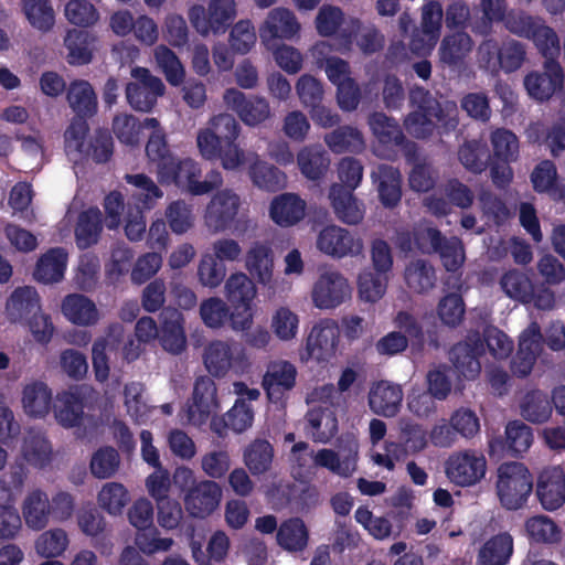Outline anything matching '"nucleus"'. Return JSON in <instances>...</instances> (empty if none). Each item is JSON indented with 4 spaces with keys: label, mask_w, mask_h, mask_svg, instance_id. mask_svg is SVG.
<instances>
[{
    "label": "nucleus",
    "mask_w": 565,
    "mask_h": 565,
    "mask_svg": "<svg viewBox=\"0 0 565 565\" xmlns=\"http://www.w3.org/2000/svg\"><path fill=\"white\" fill-rule=\"evenodd\" d=\"M62 312L67 320L77 326H92L99 319L95 303L79 294H72L64 298Z\"/></svg>",
    "instance_id": "39"
},
{
    "label": "nucleus",
    "mask_w": 565,
    "mask_h": 565,
    "mask_svg": "<svg viewBox=\"0 0 565 565\" xmlns=\"http://www.w3.org/2000/svg\"><path fill=\"white\" fill-rule=\"evenodd\" d=\"M492 154H490V175L498 188H505L513 179L511 163L520 156L518 136L507 128H497L490 135Z\"/></svg>",
    "instance_id": "3"
},
{
    "label": "nucleus",
    "mask_w": 565,
    "mask_h": 565,
    "mask_svg": "<svg viewBox=\"0 0 565 565\" xmlns=\"http://www.w3.org/2000/svg\"><path fill=\"white\" fill-rule=\"evenodd\" d=\"M300 172L309 180L322 179L329 170L330 157L320 145L303 147L297 154Z\"/></svg>",
    "instance_id": "37"
},
{
    "label": "nucleus",
    "mask_w": 565,
    "mask_h": 565,
    "mask_svg": "<svg viewBox=\"0 0 565 565\" xmlns=\"http://www.w3.org/2000/svg\"><path fill=\"white\" fill-rule=\"evenodd\" d=\"M124 329L119 323L110 324L107 334L97 339L92 348V361L95 377L98 382H105L109 376L107 348H114L122 338Z\"/></svg>",
    "instance_id": "36"
},
{
    "label": "nucleus",
    "mask_w": 565,
    "mask_h": 565,
    "mask_svg": "<svg viewBox=\"0 0 565 565\" xmlns=\"http://www.w3.org/2000/svg\"><path fill=\"white\" fill-rule=\"evenodd\" d=\"M372 180L376 186L380 202L383 206L393 209L402 199V174L390 164H380L372 171Z\"/></svg>",
    "instance_id": "26"
},
{
    "label": "nucleus",
    "mask_w": 565,
    "mask_h": 565,
    "mask_svg": "<svg viewBox=\"0 0 565 565\" xmlns=\"http://www.w3.org/2000/svg\"><path fill=\"white\" fill-rule=\"evenodd\" d=\"M200 316L203 323L211 329H218L227 321L232 322V311L228 306L217 297H211L202 301Z\"/></svg>",
    "instance_id": "63"
},
{
    "label": "nucleus",
    "mask_w": 565,
    "mask_h": 565,
    "mask_svg": "<svg viewBox=\"0 0 565 565\" xmlns=\"http://www.w3.org/2000/svg\"><path fill=\"white\" fill-rule=\"evenodd\" d=\"M22 455L29 465L44 468L51 462L52 447L44 434L31 429L23 440Z\"/></svg>",
    "instance_id": "50"
},
{
    "label": "nucleus",
    "mask_w": 565,
    "mask_h": 565,
    "mask_svg": "<svg viewBox=\"0 0 565 565\" xmlns=\"http://www.w3.org/2000/svg\"><path fill=\"white\" fill-rule=\"evenodd\" d=\"M306 214V202L295 193H281L270 203L269 216L281 227L299 223Z\"/></svg>",
    "instance_id": "28"
},
{
    "label": "nucleus",
    "mask_w": 565,
    "mask_h": 565,
    "mask_svg": "<svg viewBox=\"0 0 565 565\" xmlns=\"http://www.w3.org/2000/svg\"><path fill=\"white\" fill-rule=\"evenodd\" d=\"M65 17L74 25L90 28L98 22L99 12L87 0H70L65 4Z\"/></svg>",
    "instance_id": "64"
},
{
    "label": "nucleus",
    "mask_w": 565,
    "mask_h": 565,
    "mask_svg": "<svg viewBox=\"0 0 565 565\" xmlns=\"http://www.w3.org/2000/svg\"><path fill=\"white\" fill-rule=\"evenodd\" d=\"M203 360L209 373L216 377L225 376L228 371L242 374L249 366L244 348L233 340L210 342L204 350Z\"/></svg>",
    "instance_id": "6"
},
{
    "label": "nucleus",
    "mask_w": 565,
    "mask_h": 565,
    "mask_svg": "<svg viewBox=\"0 0 565 565\" xmlns=\"http://www.w3.org/2000/svg\"><path fill=\"white\" fill-rule=\"evenodd\" d=\"M51 505L47 494L40 490L30 492L23 501L22 513L29 527L40 531L50 519Z\"/></svg>",
    "instance_id": "45"
},
{
    "label": "nucleus",
    "mask_w": 565,
    "mask_h": 565,
    "mask_svg": "<svg viewBox=\"0 0 565 565\" xmlns=\"http://www.w3.org/2000/svg\"><path fill=\"white\" fill-rule=\"evenodd\" d=\"M305 433L315 443H328L338 433V419L329 407H312L305 416Z\"/></svg>",
    "instance_id": "31"
},
{
    "label": "nucleus",
    "mask_w": 565,
    "mask_h": 565,
    "mask_svg": "<svg viewBox=\"0 0 565 565\" xmlns=\"http://www.w3.org/2000/svg\"><path fill=\"white\" fill-rule=\"evenodd\" d=\"M52 391L43 382H33L23 388L22 405L29 417L44 418L52 408Z\"/></svg>",
    "instance_id": "40"
},
{
    "label": "nucleus",
    "mask_w": 565,
    "mask_h": 565,
    "mask_svg": "<svg viewBox=\"0 0 565 565\" xmlns=\"http://www.w3.org/2000/svg\"><path fill=\"white\" fill-rule=\"evenodd\" d=\"M253 184L268 192H276L285 188L286 174L273 164L256 161L248 170Z\"/></svg>",
    "instance_id": "51"
},
{
    "label": "nucleus",
    "mask_w": 565,
    "mask_h": 565,
    "mask_svg": "<svg viewBox=\"0 0 565 565\" xmlns=\"http://www.w3.org/2000/svg\"><path fill=\"white\" fill-rule=\"evenodd\" d=\"M124 179L134 188L131 198L136 203V209L151 210L163 196L162 190L145 173L126 174Z\"/></svg>",
    "instance_id": "44"
},
{
    "label": "nucleus",
    "mask_w": 565,
    "mask_h": 565,
    "mask_svg": "<svg viewBox=\"0 0 565 565\" xmlns=\"http://www.w3.org/2000/svg\"><path fill=\"white\" fill-rule=\"evenodd\" d=\"M329 149L337 154L353 152H361L364 147V139L362 134L351 126H339L331 132L326 134L323 138Z\"/></svg>",
    "instance_id": "47"
},
{
    "label": "nucleus",
    "mask_w": 565,
    "mask_h": 565,
    "mask_svg": "<svg viewBox=\"0 0 565 565\" xmlns=\"http://www.w3.org/2000/svg\"><path fill=\"white\" fill-rule=\"evenodd\" d=\"M8 311L13 321L25 320L41 311L40 296L35 288L30 286L17 288L8 301Z\"/></svg>",
    "instance_id": "48"
},
{
    "label": "nucleus",
    "mask_w": 565,
    "mask_h": 565,
    "mask_svg": "<svg viewBox=\"0 0 565 565\" xmlns=\"http://www.w3.org/2000/svg\"><path fill=\"white\" fill-rule=\"evenodd\" d=\"M483 353L481 334L475 332L469 334L463 342H458L450 349L449 360L459 376L475 380L481 372L479 359Z\"/></svg>",
    "instance_id": "14"
},
{
    "label": "nucleus",
    "mask_w": 565,
    "mask_h": 565,
    "mask_svg": "<svg viewBox=\"0 0 565 565\" xmlns=\"http://www.w3.org/2000/svg\"><path fill=\"white\" fill-rule=\"evenodd\" d=\"M317 247L326 255L343 258L358 256L363 252V241L345 228L328 225L322 228L317 238Z\"/></svg>",
    "instance_id": "15"
},
{
    "label": "nucleus",
    "mask_w": 565,
    "mask_h": 565,
    "mask_svg": "<svg viewBox=\"0 0 565 565\" xmlns=\"http://www.w3.org/2000/svg\"><path fill=\"white\" fill-rule=\"evenodd\" d=\"M500 285L508 297L522 303H531L533 284L524 273L516 269L509 270L502 276Z\"/></svg>",
    "instance_id": "58"
},
{
    "label": "nucleus",
    "mask_w": 565,
    "mask_h": 565,
    "mask_svg": "<svg viewBox=\"0 0 565 565\" xmlns=\"http://www.w3.org/2000/svg\"><path fill=\"white\" fill-rule=\"evenodd\" d=\"M535 494L542 508L556 511L565 503V472L561 468L544 469L537 478Z\"/></svg>",
    "instance_id": "22"
},
{
    "label": "nucleus",
    "mask_w": 565,
    "mask_h": 565,
    "mask_svg": "<svg viewBox=\"0 0 565 565\" xmlns=\"http://www.w3.org/2000/svg\"><path fill=\"white\" fill-rule=\"evenodd\" d=\"M533 476L522 462H503L497 470V495L507 510L523 508L533 491Z\"/></svg>",
    "instance_id": "1"
},
{
    "label": "nucleus",
    "mask_w": 565,
    "mask_h": 565,
    "mask_svg": "<svg viewBox=\"0 0 565 565\" xmlns=\"http://www.w3.org/2000/svg\"><path fill=\"white\" fill-rule=\"evenodd\" d=\"M96 38L86 30H68L64 38L67 50V62L71 65H86L93 60L92 45Z\"/></svg>",
    "instance_id": "43"
},
{
    "label": "nucleus",
    "mask_w": 565,
    "mask_h": 565,
    "mask_svg": "<svg viewBox=\"0 0 565 565\" xmlns=\"http://www.w3.org/2000/svg\"><path fill=\"white\" fill-rule=\"evenodd\" d=\"M329 199L335 216L343 223L355 225L364 217L363 204L359 203L350 189L334 183L329 191Z\"/></svg>",
    "instance_id": "29"
},
{
    "label": "nucleus",
    "mask_w": 565,
    "mask_h": 565,
    "mask_svg": "<svg viewBox=\"0 0 565 565\" xmlns=\"http://www.w3.org/2000/svg\"><path fill=\"white\" fill-rule=\"evenodd\" d=\"M403 391L401 385L386 381L376 383L370 391L369 404L371 409L381 416L393 417L402 406Z\"/></svg>",
    "instance_id": "30"
},
{
    "label": "nucleus",
    "mask_w": 565,
    "mask_h": 565,
    "mask_svg": "<svg viewBox=\"0 0 565 565\" xmlns=\"http://www.w3.org/2000/svg\"><path fill=\"white\" fill-rule=\"evenodd\" d=\"M84 395L79 386L56 394L52 408L56 422L65 428L81 425L84 417Z\"/></svg>",
    "instance_id": "24"
},
{
    "label": "nucleus",
    "mask_w": 565,
    "mask_h": 565,
    "mask_svg": "<svg viewBox=\"0 0 565 565\" xmlns=\"http://www.w3.org/2000/svg\"><path fill=\"white\" fill-rule=\"evenodd\" d=\"M129 500L127 489L118 482L106 483L98 493L100 508L113 515L120 514Z\"/></svg>",
    "instance_id": "62"
},
{
    "label": "nucleus",
    "mask_w": 565,
    "mask_h": 565,
    "mask_svg": "<svg viewBox=\"0 0 565 565\" xmlns=\"http://www.w3.org/2000/svg\"><path fill=\"white\" fill-rule=\"evenodd\" d=\"M530 96L544 102L564 87V72L555 58L545 60L543 72H531L524 77Z\"/></svg>",
    "instance_id": "17"
},
{
    "label": "nucleus",
    "mask_w": 565,
    "mask_h": 565,
    "mask_svg": "<svg viewBox=\"0 0 565 565\" xmlns=\"http://www.w3.org/2000/svg\"><path fill=\"white\" fill-rule=\"evenodd\" d=\"M246 267L252 277L257 279L259 284H269L274 269L271 248L264 244H255L247 253Z\"/></svg>",
    "instance_id": "49"
},
{
    "label": "nucleus",
    "mask_w": 565,
    "mask_h": 565,
    "mask_svg": "<svg viewBox=\"0 0 565 565\" xmlns=\"http://www.w3.org/2000/svg\"><path fill=\"white\" fill-rule=\"evenodd\" d=\"M533 189L554 201H565V185L558 181L556 166L551 160L541 161L531 173Z\"/></svg>",
    "instance_id": "34"
},
{
    "label": "nucleus",
    "mask_w": 565,
    "mask_h": 565,
    "mask_svg": "<svg viewBox=\"0 0 565 565\" xmlns=\"http://www.w3.org/2000/svg\"><path fill=\"white\" fill-rule=\"evenodd\" d=\"M274 448L266 439H255L244 451V461L253 475L266 472L273 462Z\"/></svg>",
    "instance_id": "56"
},
{
    "label": "nucleus",
    "mask_w": 565,
    "mask_h": 565,
    "mask_svg": "<svg viewBox=\"0 0 565 565\" xmlns=\"http://www.w3.org/2000/svg\"><path fill=\"white\" fill-rule=\"evenodd\" d=\"M216 404V385L209 376H199L194 382L192 398L184 409L185 419L193 426H202L210 418Z\"/></svg>",
    "instance_id": "18"
},
{
    "label": "nucleus",
    "mask_w": 565,
    "mask_h": 565,
    "mask_svg": "<svg viewBox=\"0 0 565 565\" xmlns=\"http://www.w3.org/2000/svg\"><path fill=\"white\" fill-rule=\"evenodd\" d=\"M513 553V537L499 533L490 537L480 548L477 565H507Z\"/></svg>",
    "instance_id": "42"
},
{
    "label": "nucleus",
    "mask_w": 565,
    "mask_h": 565,
    "mask_svg": "<svg viewBox=\"0 0 565 565\" xmlns=\"http://www.w3.org/2000/svg\"><path fill=\"white\" fill-rule=\"evenodd\" d=\"M297 370L288 361L273 362L268 365L263 376V387L268 399L273 403L280 402L285 394L296 385Z\"/></svg>",
    "instance_id": "23"
},
{
    "label": "nucleus",
    "mask_w": 565,
    "mask_h": 565,
    "mask_svg": "<svg viewBox=\"0 0 565 565\" xmlns=\"http://www.w3.org/2000/svg\"><path fill=\"white\" fill-rule=\"evenodd\" d=\"M128 520L137 530L135 543L143 554L167 552L173 545L171 537H160L159 530L153 525V505L148 499L141 498L132 503Z\"/></svg>",
    "instance_id": "4"
},
{
    "label": "nucleus",
    "mask_w": 565,
    "mask_h": 565,
    "mask_svg": "<svg viewBox=\"0 0 565 565\" xmlns=\"http://www.w3.org/2000/svg\"><path fill=\"white\" fill-rule=\"evenodd\" d=\"M114 153V140L107 129H96L85 142L78 154L84 159H92L96 163H105Z\"/></svg>",
    "instance_id": "53"
},
{
    "label": "nucleus",
    "mask_w": 565,
    "mask_h": 565,
    "mask_svg": "<svg viewBox=\"0 0 565 565\" xmlns=\"http://www.w3.org/2000/svg\"><path fill=\"white\" fill-rule=\"evenodd\" d=\"M158 181L161 184H174L186 188L193 195H202L214 190L222 181L220 173H215L214 180L200 181L201 168L191 158L178 159L172 157L167 163H161L157 170Z\"/></svg>",
    "instance_id": "2"
},
{
    "label": "nucleus",
    "mask_w": 565,
    "mask_h": 565,
    "mask_svg": "<svg viewBox=\"0 0 565 565\" xmlns=\"http://www.w3.org/2000/svg\"><path fill=\"white\" fill-rule=\"evenodd\" d=\"M239 206L241 199L233 190L216 192L205 209V225L214 233L226 231L236 220Z\"/></svg>",
    "instance_id": "12"
},
{
    "label": "nucleus",
    "mask_w": 565,
    "mask_h": 565,
    "mask_svg": "<svg viewBox=\"0 0 565 565\" xmlns=\"http://www.w3.org/2000/svg\"><path fill=\"white\" fill-rule=\"evenodd\" d=\"M404 278L407 287L417 294L427 292L436 281L435 269L425 259L411 262L405 268Z\"/></svg>",
    "instance_id": "52"
},
{
    "label": "nucleus",
    "mask_w": 565,
    "mask_h": 565,
    "mask_svg": "<svg viewBox=\"0 0 565 565\" xmlns=\"http://www.w3.org/2000/svg\"><path fill=\"white\" fill-rule=\"evenodd\" d=\"M472 46L473 41L468 33L458 31L448 34L440 43L439 60L449 67H457L463 63Z\"/></svg>",
    "instance_id": "41"
},
{
    "label": "nucleus",
    "mask_w": 565,
    "mask_h": 565,
    "mask_svg": "<svg viewBox=\"0 0 565 565\" xmlns=\"http://www.w3.org/2000/svg\"><path fill=\"white\" fill-rule=\"evenodd\" d=\"M525 531L530 540L535 543L553 544L561 541L559 527L546 515H535L527 519Z\"/></svg>",
    "instance_id": "59"
},
{
    "label": "nucleus",
    "mask_w": 565,
    "mask_h": 565,
    "mask_svg": "<svg viewBox=\"0 0 565 565\" xmlns=\"http://www.w3.org/2000/svg\"><path fill=\"white\" fill-rule=\"evenodd\" d=\"M66 99L77 117H93L97 113V96L93 86L85 79L71 82Z\"/></svg>",
    "instance_id": "38"
},
{
    "label": "nucleus",
    "mask_w": 565,
    "mask_h": 565,
    "mask_svg": "<svg viewBox=\"0 0 565 565\" xmlns=\"http://www.w3.org/2000/svg\"><path fill=\"white\" fill-rule=\"evenodd\" d=\"M21 7L34 29L47 32L53 28L55 13L50 0H22Z\"/></svg>",
    "instance_id": "55"
},
{
    "label": "nucleus",
    "mask_w": 565,
    "mask_h": 565,
    "mask_svg": "<svg viewBox=\"0 0 565 565\" xmlns=\"http://www.w3.org/2000/svg\"><path fill=\"white\" fill-rule=\"evenodd\" d=\"M527 40H531L545 60L555 58L561 51L559 39L554 29L539 20Z\"/></svg>",
    "instance_id": "61"
},
{
    "label": "nucleus",
    "mask_w": 565,
    "mask_h": 565,
    "mask_svg": "<svg viewBox=\"0 0 565 565\" xmlns=\"http://www.w3.org/2000/svg\"><path fill=\"white\" fill-rule=\"evenodd\" d=\"M226 298L232 306V328L246 330L253 320L252 302L256 295L253 280L243 273L233 274L225 284Z\"/></svg>",
    "instance_id": "8"
},
{
    "label": "nucleus",
    "mask_w": 565,
    "mask_h": 565,
    "mask_svg": "<svg viewBox=\"0 0 565 565\" xmlns=\"http://www.w3.org/2000/svg\"><path fill=\"white\" fill-rule=\"evenodd\" d=\"M236 17L235 0H210L207 9L195 4L189 10L193 28L201 34L225 33Z\"/></svg>",
    "instance_id": "7"
},
{
    "label": "nucleus",
    "mask_w": 565,
    "mask_h": 565,
    "mask_svg": "<svg viewBox=\"0 0 565 565\" xmlns=\"http://www.w3.org/2000/svg\"><path fill=\"white\" fill-rule=\"evenodd\" d=\"M299 30L300 24L292 11L286 8H275L260 26L259 35L263 42L269 43L277 39H291Z\"/></svg>",
    "instance_id": "27"
},
{
    "label": "nucleus",
    "mask_w": 565,
    "mask_h": 565,
    "mask_svg": "<svg viewBox=\"0 0 565 565\" xmlns=\"http://www.w3.org/2000/svg\"><path fill=\"white\" fill-rule=\"evenodd\" d=\"M369 125L375 138L384 146H394L405 149L415 147L414 142L406 139L398 122L387 117L384 113H373L370 116Z\"/></svg>",
    "instance_id": "33"
},
{
    "label": "nucleus",
    "mask_w": 565,
    "mask_h": 565,
    "mask_svg": "<svg viewBox=\"0 0 565 565\" xmlns=\"http://www.w3.org/2000/svg\"><path fill=\"white\" fill-rule=\"evenodd\" d=\"M159 327V341L161 347L172 354H180L186 348V334L183 313L174 307L161 310Z\"/></svg>",
    "instance_id": "21"
},
{
    "label": "nucleus",
    "mask_w": 565,
    "mask_h": 565,
    "mask_svg": "<svg viewBox=\"0 0 565 565\" xmlns=\"http://www.w3.org/2000/svg\"><path fill=\"white\" fill-rule=\"evenodd\" d=\"M131 76L134 82L128 83L126 86L128 104L137 111H151L157 104L158 97L164 94V84L146 67H135L131 71Z\"/></svg>",
    "instance_id": "9"
},
{
    "label": "nucleus",
    "mask_w": 565,
    "mask_h": 565,
    "mask_svg": "<svg viewBox=\"0 0 565 565\" xmlns=\"http://www.w3.org/2000/svg\"><path fill=\"white\" fill-rule=\"evenodd\" d=\"M223 99L226 106L235 111L247 126H257L270 115V107L265 98L246 97L243 92L236 88L226 89Z\"/></svg>",
    "instance_id": "19"
},
{
    "label": "nucleus",
    "mask_w": 565,
    "mask_h": 565,
    "mask_svg": "<svg viewBox=\"0 0 565 565\" xmlns=\"http://www.w3.org/2000/svg\"><path fill=\"white\" fill-rule=\"evenodd\" d=\"M386 288V275L366 269L358 277V291L363 301L376 302L385 295Z\"/></svg>",
    "instance_id": "60"
},
{
    "label": "nucleus",
    "mask_w": 565,
    "mask_h": 565,
    "mask_svg": "<svg viewBox=\"0 0 565 565\" xmlns=\"http://www.w3.org/2000/svg\"><path fill=\"white\" fill-rule=\"evenodd\" d=\"M458 158L462 166L473 173L483 172L490 162V154L486 143L476 139L465 141L460 146Z\"/></svg>",
    "instance_id": "57"
},
{
    "label": "nucleus",
    "mask_w": 565,
    "mask_h": 565,
    "mask_svg": "<svg viewBox=\"0 0 565 565\" xmlns=\"http://www.w3.org/2000/svg\"><path fill=\"white\" fill-rule=\"evenodd\" d=\"M429 90L424 87L416 86L409 92V103L415 109L411 111L405 120L404 126L407 132L416 139H426L433 136L435 124L431 110L427 109Z\"/></svg>",
    "instance_id": "20"
},
{
    "label": "nucleus",
    "mask_w": 565,
    "mask_h": 565,
    "mask_svg": "<svg viewBox=\"0 0 565 565\" xmlns=\"http://www.w3.org/2000/svg\"><path fill=\"white\" fill-rule=\"evenodd\" d=\"M241 132V126L234 116L220 114L211 119V128L202 129L196 137L201 156L206 160H217L224 138H233Z\"/></svg>",
    "instance_id": "10"
},
{
    "label": "nucleus",
    "mask_w": 565,
    "mask_h": 565,
    "mask_svg": "<svg viewBox=\"0 0 565 565\" xmlns=\"http://www.w3.org/2000/svg\"><path fill=\"white\" fill-rule=\"evenodd\" d=\"M276 540L288 552H301L308 545L309 531L300 518H290L279 525Z\"/></svg>",
    "instance_id": "46"
},
{
    "label": "nucleus",
    "mask_w": 565,
    "mask_h": 565,
    "mask_svg": "<svg viewBox=\"0 0 565 565\" xmlns=\"http://www.w3.org/2000/svg\"><path fill=\"white\" fill-rule=\"evenodd\" d=\"M67 257L64 248H50L38 259L33 271L34 279L44 284L61 281L66 270Z\"/></svg>",
    "instance_id": "32"
},
{
    "label": "nucleus",
    "mask_w": 565,
    "mask_h": 565,
    "mask_svg": "<svg viewBox=\"0 0 565 565\" xmlns=\"http://www.w3.org/2000/svg\"><path fill=\"white\" fill-rule=\"evenodd\" d=\"M339 338L340 329L334 320H320L312 327L306 340L308 358L328 362L335 354Z\"/></svg>",
    "instance_id": "16"
},
{
    "label": "nucleus",
    "mask_w": 565,
    "mask_h": 565,
    "mask_svg": "<svg viewBox=\"0 0 565 565\" xmlns=\"http://www.w3.org/2000/svg\"><path fill=\"white\" fill-rule=\"evenodd\" d=\"M552 398L540 390L527 392L521 404V415L524 419L541 424L552 415Z\"/></svg>",
    "instance_id": "54"
},
{
    "label": "nucleus",
    "mask_w": 565,
    "mask_h": 565,
    "mask_svg": "<svg viewBox=\"0 0 565 565\" xmlns=\"http://www.w3.org/2000/svg\"><path fill=\"white\" fill-rule=\"evenodd\" d=\"M351 295L348 280L337 270H326L312 288V301L319 309H333L340 306Z\"/></svg>",
    "instance_id": "13"
},
{
    "label": "nucleus",
    "mask_w": 565,
    "mask_h": 565,
    "mask_svg": "<svg viewBox=\"0 0 565 565\" xmlns=\"http://www.w3.org/2000/svg\"><path fill=\"white\" fill-rule=\"evenodd\" d=\"M175 482L182 481L183 486L192 482L184 494V508L193 518L204 519L212 514L218 507L222 498V489L214 480H194L190 468H179L174 475Z\"/></svg>",
    "instance_id": "5"
},
{
    "label": "nucleus",
    "mask_w": 565,
    "mask_h": 565,
    "mask_svg": "<svg viewBox=\"0 0 565 565\" xmlns=\"http://www.w3.org/2000/svg\"><path fill=\"white\" fill-rule=\"evenodd\" d=\"M532 443V429L520 420H513L505 427V438L492 439L489 443V448L491 454L501 450L508 456L516 458L527 451Z\"/></svg>",
    "instance_id": "25"
},
{
    "label": "nucleus",
    "mask_w": 565,
    "mask_h": 565,
    "mask_svg": "<svg viewBox=\"0 0 565 565\" xmlns=\"http://www.w3.org/2000/svg\"><path fill=\"white\" fill-rule=\"evenodd\" d=\"M486 470V458L470 450L454 454L446 461L447 477L460 487L476 484L484 477Z\"/></svg>",
    "instance_id": "11"
},
{
    "label": "nucleus",
    "mask_w": 565,
    "mask_h": 565,
    "mask_svg": "<svg viewBox=\"0 0 565 565\" xmlns=\"http://www.w3.org/2000/svg\"><path fill=\"white\" fill-rule=\"evenodd\" d=\"M103 231V214L98 207H89L79 213L75 226V242L79 249L97 244Z\"/></svg>",
    "instance_id": "35"
}]
</instances>
